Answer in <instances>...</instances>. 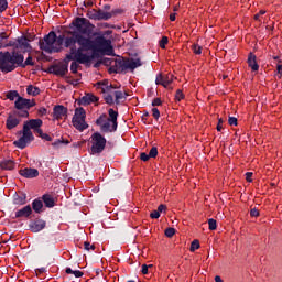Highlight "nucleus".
Instances as JSON below:
<instances>
[{
	"label": "nucleus",
	"mask_w": 282,
	"mask_h": 282,
	"mask_svg": "<svg viewBox=\"0 0 282 282\" xmlns=\"http://www.w3.org/2000/svg\"><path fill=\"white\" fill-rule=\"evenodd\" d=\"M39 113H40V116H46V115H47V109H45V108H40V109H39Z\"/></svg>",
	"instance_id": "13d9d810"
},
{
	"label": "nucleus",
	"mask_w": 282,
	"mask_h": 282,
	"mask_svg": "<svg viewBox=\"0 0 282 282\" xmlns=\"http://www.w3.org/2000/svg\"><path fill=\"white\" fill-rule=\"evenodd\" d=\"M84 249L89 252V250H96V245H90L89 242H84Z\"/></svg>",
	"instance_id": "58836bf2"
},
{
	"label": "nucleus",
	"mask_w": 282,
	"mask_h": 282,
	"mask_svg": "<svg viewBox=\"0 0 282 282\" xmlns=\"http://www.w3.org/2000/svg\"><path fill=\"white\" fill-rule=\"evenodd\" d=\"M23 54L18 52H0V72L9 74V72H14L17 67L23 65Z\"/></svg>",
	"instance_id": "f03ea898"
},
{
	"label": "nucleus",
	"mask_w": 282,
	"mask_h": 282,
	"mask_svg": "<svg viewBox=\"0 0 282 282\" xmlns=\"http://www.w3.org/2000/svg\"><path fill=\"white\" fill-rule=\"evenodd\" d=\"M98 52L105 54L106 56H113V46L111 45V40L105 37L97 39Z\"/></svg>",
	"instance_id": "9d476101"
},
{
	"label": "nucleus",
	"mask_w": 282,
	"mask_h": 282,
	"mask_svg": "<svg viewBox=\"0 0 282 282\" xmlns=\"http://www.w3.org/2000/svg\"><path fill=\"white\" fill-rule=\"evenodd\" d=\"M43 127V120L41 119H31L29 121H25L23 124V128L28 131H34L35 133H39V135H43V130L41 129Z\"/></svg>",
	"instance_id": "9b49d317"
},
{
	"label": "nucleus",
	"mask_w": 282,
	"mask_h": 282,
	"mask_svg": "<svg viewBox=\"0 0 282 282\" xmlns=\"http://www.w3.org/2000/svg\"><path fill=\"white\" fill-rule=\"evenodd\" d=\"M192 50L194 54H197V55L202 54V46H199L198 44H193Z\"/></svg>",
	"instance_id": "4c0bfd02"
},
{
	"label": "nucleus",
	"mask_w": 282,
	"mask_h": 282,
	"mask_svg": "<svg viewBox=\"0 0 282 282\" xmlns=\"http://www.w3.org/2000/svg\"><path fill=\"white\" fill-rule=\"evenodd\" d=\"M26 65H34V59H32V56H29L25 62H22V65L20 67H26Z\"/></svg>",
	"instance_id": "c9c22d12"
},
{
	"label": "nucleus",
	"mask_w": 282,
	"mask_h": 282,
	"mask_svg": "<svg viewBox=\"0 0 282 282\" xmlns=\"http://www.w3.org/2000/svg\"><path fill=\"white\" fill-rule=\"evenodd\" d=\"M20 175H22V177H26L29 180H32V177H39V170H36V169H23V170H20Z\"/></svg>",
	"instance_id": "f3484780"
},
{
	"label": "nucleus",
	"mask_w": 282,
	"mask_h": 282,
	"mask_svg": "<svg viewBox=\"0 0 282 282\" xmlns=\"http://www.w3.org/2000/svg\"><path fill=\"white\" fill-rule=\"evenodd\" d=\"M6 10H8V1L0 0V12H6Z\"/></svg>",
	"instance_id": "f704fd0d"
},
{
	"label": "nucleus",
	"mask_w": 282,
	"mask_h": 282,
	"mask_svg": "<svg viewBox=\"0 0 282 282\" xmlns=\"http://www.w3.org/2000/svg\"><path fill=\"white\" fill-rule=\"evenodd\" d=\"M113 96H115L116 105H120L122 100H127V93L118 90V91H113Z\"/></svg>",
	"instance_id": "5701e85b"
},
{
	"label": "nucleus",
	"mask_w": 282,
	"mask_h": 282,
	"mask_svg": "<svg viewBox=\"0 0 282 282\" xmlns=\"http://www.w3.org/2000/svg\"><path fill=\"white\" fill-rule=\"evenodd\" d=\"M250 215L251 217H259V209L257 208L251 209Z\"/></svg>",
	"instance_id": "6e6d98bb"
},
{
	"label": "nucleus",
	"mask_w": 282,
	"mask_h": 282,
	"mask_svg": "<svg viewBox=\"0 0 282 282\" xmlns=\"http://www.w3.org/2000/svg\"><path fill=\"white\" fill-rule=\"evenodd\" d=\"M276 78H280L281 79V76H282V64L279 63L276 65V74H275Z\"/></svg>",
	"instance_id": "a19ab883"
},
{
	"label": "nucleus",
	"mask_w": 282,
	"mask_h": 282,
	"mask_svg": "<svg viewBox=\"0 0 282 282\" xmlns=\"http://www.w3.org/2000/svg\"><path fill=\"white\" fill-rule=\"evenodd\" d=\"M150 217H151V219H160V212L153 210V212L150 214Z\"/></svg>",
	"instance_id": "de8ad7c7"
},
{
	"label": "nucleus",
	"mask_w": 282,
	"mask_h": 282,
	"mask_svg": "<svg viewBox=\"0 0 282 282\" xmlns=\"http://www.w3.org/2000/svg\"><path fill=\"white\" fill-rule=\"evenodd\" d=\"M174 80V76L173 74H159L156 76L155 83L158 85H162V87H164L165 89L169 87V85H171V83H173Z\"/></svg>",
	"instance_id": "f8f14e48"
},
{
	"label": "nucleus",
	"mask_w": 282,
	"mask_h": 282,
	"mask_svg": "<svg viewBox=\"0 0 282 282\" xmlns=\"http://www.w3.org/2000/svg\"><path fill=\"white\" fill-rule=\"evenodd\" d=\"M111 17H112L111 12H107L102 10H97V15H95L97 21H109Z\"/></svg>",
	"instance_id": "aec40b11"
},
{
	"label": "nucleus",
	"mask_w": 282,
	"mask_h": 282,
	"mask_svg": "<svg viewBox=\"0 0 282 282\" xmlns=\"http://www.w3.org/2000/svg\"><path fill=\"white\" fill-rule=\"evenodd\" d=\"M248 65L252 72H259V64H257V56L250 54L248 57Z\"/></svg>",
	"instance_id": "4be33fe9"
},
{
	"label": "nucleus",
	"mask_w": 282,
	"mask_h": 282,
	"mask_svg": "<svg viewBox=\"0 0 282 282\" xmlns=\"http://www.w3.org/2000/svg\"><path fill=\"white\" fill-rule=\"evenodd\" d=\"M26 94H29V96H39V94H41V89H39V87L30 85L26 88Z\"/></svg>",
	"instance_id": "bb28decb"
},
{
	"label": "nucleus",
	"mask_w": 282,
	"mask_h": 282,
	"mask_svg": "<svg viewBox=\"0 0 282 282\" xmlns=\"http://www.w3.org/2000/svg\"><path fill=\"white\" fill-rule=\"evenodd\" d=\"M70 61H74L70 65V72L73 74H77L78 73V67H79L78 63H80V62H78L77 59H70Z\"/></svg>",
	"instance_id": "c756f323"
},
{
	"label": "nucleus",
	"mask_w": 282,
	"mask_h": 282,
	"mask_svg": "<svg viewBox=\"0 0 282 282\" xmlns=\"http://www.w3.org/2000/svg\"><path fill=\"white\" fill-rule=\"evenodd\" d=\"M87 17H88V19H94V21H98V18H96V17H98V10L93 9V10L88 11Z\"/></svg>",
	"instance_id": "7c9ffc66"
},
{
	"label": "nucleus",
	"mask_w": 282,
	"mask_h": 282,
	"mask_svg": "<svg viewBox=\"0 0 282 282\" xmlns=\"http://www.w3.org/2000/svg\"><path fill=\"white\" fill-rule=\"evenodd\" d=\"M0 167L4 171H12L14 169V161L12 160H4L0 162Z\"/></svg>",
	"instance_id": "b1692460"
},
{
	"label": "nucleus",
	"mask_w": 282,
	"mask_h": 282,
	"mask_svg": "<svg viewBox=\"0 0 282 282\" xmlns=\"http://www.w3.org/2000/svg\"><path fill=\"white\" fill-rule=\"evenodd\" d=\"M91 102H98V97L87 94L80 99V105H91Z\"/></svg>",
	"instance_id": "412c9836"
},
{
	"label": "nucleus",
	"mask_w": 282,
	"mask_h": 282,
	"mask_svg": "<svg viewBox=\"0 0 282 282\" xmlns=\"http://www.w3.org/2000/svg\"><path fill=\"white\" fill-rule=\"evenodd\" d=\"M152 116L155 118V120L160 119V110L158 108L152 109Z\"/></svg>",
	"instance_id": "37998d69"
},
{
	"label": "nucleus",
	"mask_w": 282,
	"mask_h": 282,
	"mask_svg": "<svg viewBox=\"0 0 282 282\" xmlns=\"http://www.w3.org/2000/svg\"><path fill=\"white\" fill-rule=\"evenodd\" d=\"M263 14H265V11H264V10H261L259 13H257V14L254 15V20H256V21H259V19H261V17H263Z\"/></svg>",
	"instance_id": "864d4df0"
},
{
	"label": "nucleus",
	"mask_w": 282,
	"mask_h": 282,
	"mask_svg": "<svg viewBox=\"0 0 282 282\" xmlns=\"http://www.w3.org/2000/svg\"><path fill=\"white\" fill-rule=\"evenodd\" d=\"M53 73H55L56 76H65V74H67V65L54 66Z\"/></svg>",
	"instance_id": "393cba45"
},
{
	"label": "nucleus",
	"mask_w": 282,
	"mask_h": 282,
	"mask_svg": "<svg viewBox=\"0 0 282 282\" xmlns=\"http://www.w3.org/2000/svg\"><path fill=\"white\" fill-rule=\"evenodd\" d=\"M73 28H76L77 34H80L83 36V34H89V32H91V30H94V25L91 23H89V21H87V19L85 18H76L73 22H72Z\"/></svg>",
	"instance_id": "0eeeda50"
},
{
	"label": "nucleus",
	"mask_w": 282,
	"mask_h": 282,
	"mask_svg": "<svg viewBox=\"0 0 282 282\" xmlns=\"http://www.w3.org/2000/svg\"><path fill=\"white\" fill-rule=\"evenodd\" d=\"M215 282H224V280L221 279V276L216 275V276H215Z\"/></svg>",
	"instance_id": "680f3d73"
},
{
	"label": "nucleus",
	"mask_w": 282,
	"mask_h": 282,
	"mask_svg": "<svg viewBox=\"0 0 282 282\" xmlns=\"http://www.w3.org/2000/svg\"><path fill=\"white\" fill-rule=\"evenodd\" d=\"M174 10H177V7H175Z\"/></svg>",
	"instance_id": "338daca9"
},
{
	"label": "nucleus",
	"mask_w": 282,
	"mask_h": 282,
	"mask_svg": "<svg viewBox=\"0 0 282 282\" xmlns=\"http://www.w3.org/2000/svg\"><path fill=\"white\" fill-rule=\"evenodd\" d=\"M209 230H217V220L210 218L208 220Z\"/></svg>",
	"instance_id": "72a5a7b5"
},
{
	"label": "nucleus",
	"mask_w": 282,
	"mask_h": 282,
	"mask_svg": "<svg viewBox=\"0 0 282 282\" xmlns=\"http://www.w3.org/2000/svg\"><path fill=\"white\" fill-rule=\"evenodd\" d=\"M156 212L160 213H166V205H159Z\"/></svg>",
	"instance_id": "3c124183"
},
{
	"label": "nucleus",
	"mask_w": 282,
	"mask_h": 282,
	"mask_svg": "<svg viewBox=\"0 0 282 282\" xmlns=\"http://www.w3.org/2000/svg\"><path fill=\"white\" fill-rule=\"evenodd\" d=\"M86 118L87 112H85V109L76 108L72 120L73 127H75L77 131H85V129H89V124L85 121Z\"/></svg>",
	"instance_id": "39448f33"
},
{
	"label": "nucleus",
	"mask_w": 282,
	"mask_h": 282,
	"mask_svg": "<svg viewBox=\"0 0 282 282\" xmlns=\"http://www.w3.org/2000/svg\"><path fill=\"white\" fill-rule=\"evenodd\" d=\"M14 204H17L18 206H23V204H25V195L17 196L14 198Z\"/></svg>",
	"instance_id": "2f4dec72"
},
{
	"label": "nucleus",
	"mask_w": 282,
	"mask_h": 282,
	"mask_svg": "<svg viewBox=\"0 0 282 282\" xmlns=\"http://www.w3.org/2000/svg\"><path fill=\"white\" fill-rule=\"evenodd\" d=\"M32 208L35 213H41L43 208V202H41L40 199L33 200Z\"/></svg>",
	"instance_id": "cd10ccee"
},
{
	"label": "nucleus",
	"mask_w": 282,
	"mask_h": 282,
	"mask_svg": "<svg viewBox=\"0 0 282 282\" xmlns=\"http://www.w3.org/2000/svg\"><path fill=\"white\" fill-rule=\"evenodd\" d=\"M91 153H102L105 147L107 145V139L102 134L96 132L91 135Z\"/></svg>",
	"instance_id": "6e6552de"
},
{
	"label": "nucleus",
	"mask_w": 282,
	"mask_h": 282,
	"mask_svg": "<svg viewBox=\"0 0 282 282\" xmlns=\"http://www.w3.org/2000/svg\"><path fill=\"white\" fill-rule=\"evenodd\" d=\"M19 134L21 135L19 140L13 142L14 147L18 149H25L30 142L34 141V134L32 133V130H28V128H23Z\"/></svg>",
	"instance_id": "423d86ee"
},
{
	"label": "nucleus",
	"mask_w": 282,
	"mask_h": 282,
	"mask_svg": "<svg viewBox=\"0 0 282 282\" xmlns=\"http://www.w3.org/2000/svg\"><path fill=\"white\" fill-rule=\"evenodd\" d=\"M18 116H20V118H28L30 112L28 110H22L18 112Z\"/></svg>",
	"instance_id": "c03bdc74"
},
{
	"label": "nucleus",
	"mask_w": 282,
	"mask_h": 282,
	"mask_svg": "<svg viewBox=\"0 0 282 282\" xmlns=\"http://www.w3.org/2000/svg\"><path fill=\"white\" fill-rule=\"evenodd\" d=\"M189 250H191V252H195V250H199V240H194L191 243Z\"/></svg>",
	"instance_id": "473e14b6"
},
{
	"label": "nucleus",
	"mask_w": 282,
	"mask_h": 282,
	"mask_svg": "<svg viewBox=\"0 0 282 282\" xmlns=\"http://www.w3.org/2000/svg\"><path fill=\"white\" fill-rule=\"evenodd\" d=\"M223 124H224V119H219L217 124V131H221L224 129Z\"/></svg>",
	"instance_id": "5fc2aeb1"
},
{
	"label": "nucleus",
	"mask_w": 282,
	"mask_h": 282,
	"mask_svg": "<svg viewBox=\"0 0 282 282\" xmlns=\"http://www.w3.org/2000/svg\"><path fill=\"white\" fill-rule=\"evenodd\" d=\"M175 235V228H167L165 229V237H173Z\"/></svg>",
	"instance_id": "79ce46f5"
},
{
	"label": "nucleus",
	"mask_w": 282,
	"mask_h": 282,
	"mask_svg": "<svg viewBox=\"0 0 282 282\" xmlns=\"http://www.w3.org/2000/svg\"><path fill=\"white\" fill-rule=\"evenodd\" d=\"M246 180H247V182H252V173L251 172L246 173Z\"/></svg>",
	"instance_id": "bf43d9fd"
},
{
	"label": "nucleus",
	"mask_w": 282,
	"mask_h": 282,
	"mask_svg": "<svg viewBox=\"0 0 282 282\" xmlns=\"http://www.w3.org/2000/svg\"><path fill=\"white\" fill-rule=\"evenodd\" d=\"M140 158L142 162H149V160L151 159V156L144 152L141 153Z\"/></svg>",
	"instance_id": "49530a36"
},
{
	"label": "nucleus",
	"mask_w": 282,
	"mask_h": 282,
	"mask_svg": "<svg viewBox=\"0 0 282 282\" xmlns=\"http://www.w3.org/2000/svg\"><path fill=\"white\" fill-rule=\"evenodd\" d=\"M53 118L54 120H65L67 119V108L65 106H55L53 108Z\"/></svg>",
	"instance_id": "4468645a"
},
{
	"label": "nucleus",
	"mask_w": 282,
	"mask_h": 282,
	"mask_svg": "<svg viewBox=\"0 0 282 282\" xmlns=\"http://www.w3.org/2000/svg\"><path fill=\"white\" fill-rule=\"evenodd\" d=\"M43 202L47 208H54V197L48 194L43 196Z\"/></svg>",
	"instance_id": "a878e982"
},
{
	"label": "nucleus",
	"mask_w": 282,
	"mask_h": 282,
	"mask_svg": "<svg viewBox=\"0 0 282 282\" xmlns=\"http://www.w3.org/2000/svg\"><path fill=\"white\" fill-rule=\"evenodd\" d=\"M63 45L68 50L64 59L66 65L72 61H78L82 65L94 61L91 52H96V42L76 32H68L66 35L56 37V33L51 31L40 41V47L47 54L61 52Z\"/></svg>",
	"instance_id": "f257e3e1"
},
{
	"label": "nucleus",
	"mask_w": 282,
	"mask_h": 282,
	"mask_svg": "<svg viewBox=\"0 0 282 282\" xmlns=\"http://www.w3.org/2000/svg\"><path fill=\"white\" fill-rule=\"evenodd\" d=\"M149 268H153V264H149V265H148V269H149Z\"/></svg>",
	"instance_id": "69168bd1"
},
{
	"label": "nucleus",
	"mask_w": 282,
	"mask_h": 282,
	"mask_svg": "<svg viewBox=\"0 0 282 282\" xmlns=\"http://www.w3.org/2000/svg\"><path fill=\"white\" fill-rule=\"evenodd\" d=\"M160 105H162V99L160 98L153 99L152 107H160Z\"/></svg>",
	"instance_id": "8fccbe9b"
},
{
	"label": "nucleus",
	"mask_w": 282,
	"mask_h": 282,
	"mask_svg": "<svg viewBox=\"0 0 282 282\" xmlns=\"http://www.w3.org/2000/svg\"><path fill=\"white\" fill-rule=\"evenodd\" d=\"M15 50H20L21 52H31L32 46H30V40L26 37H20L15 44Z\"/></svg>",
	"instance_id": "2eb2a0df"
},
{
	"label": "nucleus",
	"mask_w": 282,
	"mask_h": 282,
	"mask_svg": "<svg viewBox=\"0 0 282 282\" xmlns=\"http://www.w3.org/2000/svg\"><path fill=\"white\" fill-rule=\"evenodd\" d=\"M36 102L34 100H30L23 97H18L15 100V109L23 110L30 109L31 107H35Z\"/></svg>",
	"instance_id": "ddd939ff"
},
{
	"label": "nucleus",
	"mask_w": 282,
	"mask_h": 282,
	"mask_svg": "<svg viewBox=\"0 0 282 282\" xmlns=\"http://www.w3.org/2000/svg\"><path fill=\"white\" fill-rule=\"evenodd\" d=\"M66 274H74V270H72V268H67L66 269Z\"/></svg>",
	"instance_id": "e2e57ef3"
},
{
	"label": "nucleus",
	"mask_w": 282,
	"mask_h": 282,
	"mask_svg": "<svg viewBox=\"0 0 282 282\" xmlns=\"http://www.w3.org/2000/svg\"><path fill=\"white\" fill-rule=\"evenodd\" d=\"M170 21H175V13L170 14Z\"/></svg>",
	"instance_id": "0e129e2a"
},
{
	"label": "nucleus",
	"mask_w": 282,
	"mask_h": 282,
	"mask_svg": "<svg viewBox=\"0 0 282 282\" xmlns=\"http://www.w3.org/2000/svg\"><path fill=\"white\" fill-rule=\"evenodd\" d=\"M141 272H142V274H149V265L142 264Z\"/></svg>",
	"instance_id": "603ef678"
},
{
	"label": "nucleus",
	"mask_w": 282,
	"mask_h": 282,
	"mask_svg": "<svg viewBox=\"0 0 282 282\" xmlns=\"http://www.w3.org/2000/svg\"><path fill=\"white\" fill-rule=\"evenodd\" d=\"M150 158H158V148L152 147L150 152H149Z\"/></svg>",
	"instance_id": "ea45409f"
},
{
	"label": "nucleus",
	"mask_w": 282,
	"mask_h": 282,
	"mask_svg": "<svg viewBox=\"0 0 282 282\" xmlns=\"http://www.w3.org/2000/svg\"><path fill=\"white\" fill-rule=\"evenodd\" d=\"M40 135H41V138H44L45 140H48V141L52 140V138H50V135L43 134V132Z\"/></svg>",
	"instance_id": "052dcab7"
},
{
	"label": "nucleus",
	"mask_w": 282,
	"mask_h": 282,
	"mask_svg": "<svg viewBox=\"0 0 282 282\" xmlns=\"http://www.w3.org/2000/svg\"><path fill=\"white\" fill-rule=\"evenodd\" d=\"M116 65L119 66V72H124L127 69H131L133 72V69H137V67H142V62L140 58H131L116 62Z\"/></svg>",
	"instance_id": "1a4fd4ad"
},
{
	"label": "nucleus",
	"mask_w": 282,
	"mask_h": 282,
	"mask_svg": "<svg viewBox=\"0 0 282 282\" xmlns=\"http://www.w3.org/2000/svg\"><path fill=\"white\" fill-rule=\"evenodd\" d=\"M20 123H21V120H19L17 117L9 116L7 118L6 127L7 129L11 130V129H15V127H19Z\"/></svg>",
	"instance_id": "a211bd4d"
},
{
	"label": "nucleus",
	"mask_w": 282,
	"mask_h": 282,
	"mask_svg": "<svg viewBox=\"0 0 282 282\" xmlns=\"http://www.w3.org/2000/svg\"><path fill=\"white\" fill-rule=\"evenodd\" d=\"M8 100H14L15 98H20L19 93L17 90H10L7 93Z\"/></svg>",
	"instance_id": "c85d7f7f"
},
{
	"label": "nucleus",
	"mask_w": 282,
	"mask_h": 282,
	"mask_svg": "<svg viewBox=\"0 0 282 282\" xmlns=\"http://www.w3.org/2000/svg\"><path fill=\"white\" fill-rule=\"evenodd\" d=\"M169 44V37L163 36L162 40L160 41V47L164 50L166 45Z\"/></svg>",
	"instance_id": "e433bc0d"
},
{
	"label": "nucleus",
	"mask_w": 282,
	"mask_h": 282,
	"mask_svg": "<svg viewBox=\"0 0 282 282\" xmlns=\"http://www.w3.org/2000/svg\"><path fill=\"white\" fill-rule=\"evenodd\" d=\"M108 118L107 115H101L97 120L96 124L100 127V130L104 133H113L118 129V111L110 108L108 110Z\"/></svg>",
	"instance_id": "7ed1b4c3"
},
{
	"label": "nucleus",
	"mask_w": 282,
	"mask_h": 282,
	"mask_svg": "<svg viewBox=\"0 0 282 282\" xmlns=\"http://www.w3.org/2000/svg\"><path fill=\"white\" fill-rule=\"evenodd\" d=\"M176 100H183L184 99V93L182 90H177L175 95Z\"/></svg>",
	"instance_id": "09e8293b"
},
{
	"label": "nucleus",
	"mask_w": 282,
	"mask_h": 282,
	"mask_svg": "<svg viewBox=\"0 0 282 282\" xmlns=\"http://www.w3.org/2000/svg\"><path fill=\"white\" fill-rule=\"evenodd\" d=\"M97 89L104 94V99L107 102V105H113L115 102V96L113 91H118L120 89V86H113L112 84H109V80H102L98 82L96 84Z\"/></svg>",
	"instance_id": "20e7f679"
},
{
	"label": "nucleus",
	"mask_w": 282,
	"mask_h": 282,
	"mask_svg": "<svg viewBox=\"0 0 282 282\" xmlns=\"http://www.w3.org/2000/svg\"><path fill=\"white\" fill-rule=\"evenodd\" d=\"M228 123H229L231 127H237V118H235V117H229Z\"/></svg>",
	"instance_id": "a18cd8bd"
},
{
	"label": "nucleus",
	"mask_w": 282,
	"mask_h": 282,
	"mask_svg": "<svg viewBox=\"0 0 282 282\" xmlns=\"http://www.w3.org/2000/svg\"><path fill=\"white\" fill-rule=\"evenodd\" d=\"M74 276H76V279H80V276H83V272L82 271H73Z\"/></svg>",
	"instance_id": "4d7b16f0"
},
{
	"label": "nucleus",
	"mask_w": 282,
	"mask_h": 282,
	"mask_svg": "<svg viewBox=\"0 0 282 282\" xmlns=\"http://www.w3.org/2000/svg\"><path fill=\"white\" fill-rule=\"evenodd\" d=\"M32 232H41L45 228V220H35L30 225Z\"/></svg>",
	"instance_id": "6ab92c4d"
},
{
	"label": "nucleus",
	"mask_w": 282,
	"mask_h": 282,
	"mask_svg": "<svg viewBox=\"0 0 282 282\" xmlns=\"http://www.w3.org/2000/svg\"><path fill=\"white\" fill-rule=\"evenodd\" d=\"M32 215V207L30 205L23 207L15 212L14 219H21L23 217H30Z\"/></svg>",
	"instance_id": "dca6fc26"
}]
</instances>
